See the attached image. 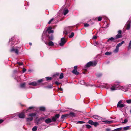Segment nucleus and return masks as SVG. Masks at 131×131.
I'll list each match as a JSON object with an SVG mask.
<instances>
[{"label":"nucleus","instance_id":"f257e3e1","mask_svg":"<svg viewBox=\"0 0 131 131\" xmlns=\"http://www.w3.org/2000/svg\"><path fill=\"white\" fill-rule=\"evenodd\" d=\"M97 62L96 61H90L88 63L86 64L87 67L90 66H95L97 64Z\"/></svg>","mask_w":131,"mask_h":131},{"label":"nucleus","instance_id":"f03ea898","mask_svg":"<svg viewBox=\"0 0 131 131\" xmlns=\"http://www.w3.org/2000/svg\"><path fill=\"white\" fill-rule=\"evenodd\" d=\"M120 86L118 85H115L114 86H112L110 89L111 90L113 91L118 89H119Z\"/></svg>","mask_w":131,"mask_h":131},{"label":"nucleus","instance_id":"7ed1b4c3","mask_svg":"<svg viewBox=\"0 0 131 131\" xmlns=\"http://www.w3.org/2000/svg\"><path fill=\"white\" fill-rule=\"evenodd\" d=\"M66 41L64 38H62L61 40V42L59 43L60 46H63L66 42Z\"/></svg>","mask_w":131,"mask_h":131},{"label":"nucleus","instance_id":"20e7f679","mask_svg":"<svg viewBox=\"0 0 131 131\" xmlns=\"http://www.w3.org/2000/svg\"><path fill=\"white\" fill-rule=\"evenodd\" d=\"M60 116V115L59 114H56L53 117H52V121L53 122H55L57 119Z\"/></svg>","mask_w":131,"mask_h":131},{"label":"nucleus","instance_id":"39448f33","mask_svg":"<svg viewBox=\"0 0 131 131\" xmlns=\"http://www.w3.org/2000/svg\"><path fill=\"white\" fill-rule=\"evenodd\" d=\"M121 103L122 101H120L118 102L117 105V106L118 107H123L124 106V105L123 104H122Z\"/></svg>","mask_w":131,"mask_h":131},{"label":"nucleus","instance_id":"423d86ee","mask_svg":"<svg viewBox=\"0 0 131 131\" xmlns=\"http://www.w3.org/2000/svg\"><path fill=\"white\" fill-rule=\"evenodd\" d=\"M52 28L51 27H48L47 29V31H48V33L50 34L53 33V30H52Z\"/></svg>","mask_w":131,"mask_h":131},{"label":"nucleus","instance_id":"0eeeda50","mask_svg":"<svg viewBox=\"0 0 131 131\" xmlns=\"http://www.w3.org/2000/svg\"><path fill=\"white\" fill-rule=\"evenodd\" d=\"M28 84L30 85H32L33 86H36L38 85L37 82H36L34 81L31 82L29 83Z\"/></svg>","mask_w":131,"mask_h":131},{"label":"nucleus","instance_id":"6e6552de","mask_svg":"<svg viewBox=\"0 0 131 131\" xmlns=\"http://www.w3.org/2000/svg\"><path fill=\"white\" fill-rule=\"evenodd\" d=\"M131 23V21L129 20L126 23L127 26L126 29H129L130 28V24Z\"/></svg>","mask_w":131,"mask_h":131},{"label":"nucleus","instance_id":"1a4fd4ad","mask_svg":"<svg viewBox=\"0 0 131 131\" xmlns=\"http://www.w3.org/2000/svg\"><path fill=\"white\" fill-rule=\"evenodd\" d=\"M18 116L20 118H24L25 116L24 113H20L18 114Z\"/></svg>","mask_w":131,"mask_h":131},{"label":"nucleus","instance_id":"9d476101","mask_svg":"<svg viewBox=\"0 0 131 131\" xmlns=\"http://www.w3.org/2000/svg\"><path fill=\"white\" fill-rule=\"evenodd\" d=\"M92 117L94 119L98 120H100L101 118V117H100L97 115H93Z\"/></svg>","mask_w":131,"mask_h":131},{"label":"nucleus","instance_id":"9b49d317","mask_svg":"<svg viewBox=\"0 0 131 131\" xmlns=\"http://www.w3.org/2000/svg\"><path fill=\"white\" fill-rule=\"evenodd\" d=\"M52 122V120L49 118H47L45 120V122L47 124L49 123Z\"/></svg>","mask_w":131,"mask_h":131},{"label":"nucleus","instance_id":"f8f14e48","mask_svg":"<svg viewBox=\"0 0 131 131\" xmlns=\"http://www.w3.org/2000/svg\"><path fill=\"white\" fill-rule=\"evenodd\" d=\"M10 51L11 52L14 51L17 54H18V51L17 49H15L13 48Z\"/></svg>","mask_w":131,"mask_h":131},{"label":"nucleus","instance_id":"ddd939ff","mask_svg":"<svg viewBox=\"0 0 131 131\" xmlns=\"http://www.w3.org/2000/svg\"><path fill=\"white\" fill-rule=\"evenodd\" d=\"M116 39L115 38H114L113 37H111L108 39L107 41L109 42L110 41H113V42H115V40Z\"/></svg>","mask_w":131,"mask_h":131},{"label":"nucleus","instance_id":"4468645a","mask_svg":"<svg viewBox=\"0 0 131 131\" xmlns=\"http://www.w3.org/2000/svg\"><path fill=\"white\" fill-rule=\"evenodd\" d=\"M72 72L73 74L76 75H78L79 74V72L77 71L76 70L74 69Z\"/></svg>","mask_w":131,"mask_h":131},{"label":"nucleus","instance_id":"2eb2a0df","mask_svg":"<svg viewBox=\"0 0 131 131\" xmlns=\"http://www.w3.org/2000/svg\"><path fill=\"white\" fill-rule=\"evenodd\" d=\"M124 43V41H122L121 43L118 44L116 47L119 48V47L121 46Z\"/></svg>","mask_w":131,"mask_h":131},{"label":"nucleus","instance_id":"dca6fc26","mask_svg":"<svg viewBox=\"0 0 131 131\" xmlns=\"http://www.w3.org/2000/svg\"><path fill=\"white\" fill-rule=\"evenodd\" d=\"M102 122L105 123V124H110L113 122L112 121H103Z\"/></svg>","mask_w":131,"mask_h":131},{"label":"nucleus","instance_id":"f3484780","mask_svg":"<svg viewBox=\"0 0 131 131\" xmlns=\"http://www.w3.org/2000/svg\"><path fill=\"white\" fill-rule=\"evenodd\" d=\"M122 37V35H120L118 34L116 35L115 37V39H117L118 38H120Z\"/></svg>","mask_w":131,"mask_h":131},{"label":"nucleus","instance_id":"a211bd4d","mask_svg":"<svg viewBox=\"0 0 131 131\" xmlns=\"http://www.w3.org/2000/svg\"><path fill=\"white\" fill-rule=\"evenodd\" d=\"M119 50V48L117 47H116L115 49L113 51V52L114 53H116Z\"/></svg>","mask_w":131,"mask_h":131},{"label":"nucleus","instance_id":"6ab92c4d","mask_svg":"<svg viewBox=\"0 0 131 131\" xmlns=\"http://www.w3.org/2000/svg\"><path fill=\"white\" fill-rule=\"evenodd\" d=\"M36 115V114L35 113H30L28 115V116L32 117Z\"/></svg>","mask_w":131,"mask_h":131},{"label":"nucleus","instance_id":"aec40b11","mask_svg":"<svg viewBox=\"0 0 131 131\" xmlns=\"http://www.w3.org/2000/svg\"><path fill=\"white\" fill-rule=\"evenodd\" d=\"M26 119L27 121H32L33 120V118L32 117H29L26 118Z\"/></svg>","mask_w":131,"mask_h":131},{"label":"nucleus","instance_id":"412c9836","mask_svg":"<svg viewBox=\"0 0 131 131\" xmlns=\"http://www.w3.org/2000/svg\"><path fill=\"white\" fill-rule=\"evenodd\" d=\"M48 44L49 46H53L54 45V43L52 41H49Z\"/></svg>","mask_w":131,"mask_h":131},{"label":"nucleus","instance_id":"4be33fe9","mask_svg":"<svg viewBox=\"0 0 131 131\" xmlns=\"http://www.w3.org/2000/svg\"><path fill=\"white\" fill-rule=\"evenodd\" d=\"M68 115V114H64V115H62L61 117V119H64V118L65 117H67Z\"/></svg>","mask_w":131,"mask_h":131},{"label":"nucleus","instance_id":"5701e85b","mask_svg":"<svg viewBox=\"0 0 131 131\" xmlns=\"http://www.w3.org/2000/svg\"><path fill=\"white\" fill-rule=\"evenodd\" d=\"M69 12V10L68 9L65 10L63 12L64 15H66Z\"/></svg>","mask_w":131,"mask_h":131},{"label":"nucleus","instance_id":"b1692460","mask_svg":"<svg viewBox=\"0 0 131 131\" xmlns=\"http://www.w3.org/2000/svg\"><path fill=\"white\" fill-rule=\"evenodd\" d=\"M97 77H99L102 75V74L101 73H98L96 74Z\"/></svg>","mask_w":131,"mask_h":131},{"label":"nucleus","instance_id":"393cba45","mask_svg":"<svg viewBox=\"0 0 131 131\" xmlns=\"http://www.w3.org/2000/svg\"><path fill=\"white\" fill-rule=\"evenodd\" d=\"M131 49V40H130L128 44V50Z\"/></svg>","mask_w":131,"mask_h":131},{"label":"nucleus","instance_id":"a878e982","mask_svg":"<svg viewBox=\"0 0 131 131\" xmlns=\"http://www.w3.org/2000/svg\"><path fill=\"white\" fill-rule=\"evenodd\" d=\"M122 128L120 127L114 130V131H120L122 130Z\"/></svg>","mask_w":131,"mask_h":131},{"label":"nucleus","instance_id":"bb28decb","mask_svg":"<svg viewBox=\"0 0 131 131\" xmlns=\"http://www.w3.org/2000/svg\"><path fill=\"white\" fill-rule=\"evenodd\" d=\"M37 126H35L32 128V130L33 131H36L37 130Z\"/></svg>","mask_w":131,"mask_h":131},{"label":"nucleus","instance_id":"cd10ccee","mask_svg":"<svg viewBox=\"0 0 131 131\" xmlns=\"http://www.w3.org/2000/svg\"><path fill=\"white\" fill-rule=\"evenodd\" d=\"M99 125V124L97 122H94L93 125L95 126L96 127L97 125Z\"/></svg>","mask_w":131,"mask_h":131},{"label":"nucleus","instance_id":"c85d7f7f","mask_svg":"<svg viewBox=\"0 0 131 131\" xmlns=\"http://www.w3.org/2000/svg\"><path fill=\"white\" fill-rule=\"evenodd\" d=\"M129 126H127L123 128V129L124 130H127L129 129Z\"/></svg>","mask_w":131,"mask_h":131},{"label":"nucleus","instance_id":"c756f323","mask_svg":"<svg viewBox=\"0 0 131 131\" xmlns=\"http://www.w3.org/2000/svg\"><path fill=\"white\" fill-rule=\"evenodd\" d=\"M68 115H70L72 116H75L74 113L73 112H71Z\"/></svg>","mask_w":131,"mask_h":131},{"label":"nucleus","instance_id":"7c9ffc66","mask_svg":"<svg viewBox=\"0 0 131 131\" xmlns=\"http://www.w3.org/2000/svg\"><path fill=\"white\" fill-rule=\"evenodd\" d=\"M63 77V74L62 73H61L60 74V76L59 78L60 79H62Z\"/></svg>","mask_w":131,"mask_h":131},{"label":"nucleus","instance_id":"2f4dec72","mask_svg":"<svg viewBox=\"0 0 131 131\" xmlns=\"http://www.w3.org/2000/svg\"><path fill=\"white\" fill-rule=\"evenodd\" d=\"M94 122H93L91 120H90L88 122V123L91 125H93V123Z\"/></svg>","mask_w":131,"mask_h":131},{"label":"nucleus","instance_id":"473e14b6","mask_svg":"<svg viewBox=\"0 0 131 131\" xmlns=\"http://www.w3.org/2000/svg\"><path fill=\"white\" fill-rule=\"evenodd\" d=\"M25 85V83H23L20 85V87L22 88L24 87Z\"/></svg>","mask_w":131,"mask_h":131},{"label":"nucleus","instance_id":"72a5a7b5","mask_svg":"<svg viewBox=\"0 0 131 131\" xmlns=\"http://www.w3.org/2000/svg\"><path fill=\"white\" fill-rule=\"evenodd\" d=\"M74 33L73 32H72L71 33V35H69V38H72L74 36Z\"/></svg>","mask_w":131,"mask_h":131},{"label":"nucleus","instance_id":"f704fd0d","mask_svg":"<svg viewBox=\"0 0 131 131\" xmlns=\"http://www.w3.org/2000/svg\"><path fill=\"white\" fill-rule=\"evenodd\" d=\"M40 110L41 111H44L45 110V108L44 107H41L40 108Z\"/></svg>","mask_w":131,"mask_h":131},{"label":"nucleus","instance_id":"c9c22d12","mask_svg":"<svg viewBox=\"0 0 131 131\" xmlns=\"http://www.w3.org/2000/svg\"><path fill=\"white\" fill-rule=\"evenodd\" d=\"M46 79L47 80H51L52 79V78L51 77H46Z\"/></svg>","mask_w":131,"mask_h":131},{"label":"nucleus","instance_id":"e433bc0d","mask_svg":"<svg viewBox=\"0 0 131 131\" xmlns=\"http://www.w3.org/2000/svg\"><path fill=\"white\" fill-rule=\"evenodd\" d=\"M111 54V53L109 52H106V53H105V55H110Z\"/></svg>","mask_w":131,"mask_h":131},{"label":"nucleus","instance_id":"4c0bfd02","mask_svg":"<svg viewBox=\"0 0 131 131\" xmlns=\"http://www.w3.org/2000/svg\"><path fill=\"white\" fill-rule=\"evenodd\" d=\"M102 17L99 16L98 17V20L99 21H100L102 20Z\"/></svg>","mask_w":131,"mask_h":131},{"label":"nucleus","instance_id":"58836bf2","mask_svg":"<svg viewBox=\"0 0 131 131\" xmlns=\"http://www.w3.org/2000/svg\"><path fill=\"white\" fill-rule=\"evenodd\" d=\"M43 80V79H41L40 80H38L37 82V83H40V82H41Z\"/></svg>","mask_w":131,"mask_h":131},{"label":"nucleus","instance_id":"ea45409f","mask_svg":"<svg viewBox=\"0 0 131 131\" xmlns=\"http://www.w3.org/2000/svg\"><path fill=\"white\" fill-rule=\"evenodd\" d=\"M126 102L128 103H131V100H129L126 101Z\"/></svg>","mask_w":131,"mask_h":131},{"label":"nucleus","instance_id":"a19ab883","mask_svg":"<svg viewBox=\"0 0 131 131\" xmlns=\"http://www.w3.org/2000/svg\"><path fill=\"white\" fill-rule=\"evenodd\" d=\"M86 127L88 128H91V126L89 125H86Z\"/></svg>","mask_w":131,"mask_h":131},{"label":"nucleus","instance_id":"79ce46f5","mask_svg":"<svg viewBox=\"0 0 131 131\" xmlns=\"http://www.w3.org/2000/svg\"><path fill=\"white\" fill-rule=\"evenodd\" d=\"M53 18H52L48 22V24H50L51 23V22L53 20Z\"/></svg>","mask_w":131,"mask_h":131},{"label":"nucleus","instance_id":"37998d69","mask_svg":"<svg viewBox=\"0 0 131 131\" xmlns=\"http://www.w3.org/2000/svg\"><path fill=\"white\" fill-rule=\"evenodd\" d=\"M80 83L81 84L83 85L85 83L83 81H80Z\"/></svg>","mask_w":131,"mask_h":131},{"label":"nucleus","instance_id":"c03bdc74","mask_svg":"<svg viewBox=\"0 0 131 131\" xmlns=\"http://www.w3.org/2000/svg\"><path fill=\"white\" fill-rule=\"evenodd\" d=\"M89 26V24L86 23L84 24V26L86 27H88Z\"/></svg>","mask_w":131,"mask_h":131},{"label":"nucleus","instance_id":"a18cd8bd","mask_svg":"<svg viewBox=\"0 0 131 131\" xmlns=\"http://www.w3.org/2000/svg\"><path fill=\"white\" fill-rule=\"evenodd\" d=\"M121 33H122V31L121 30H119L118 31V34H120V35H121Z\"/></svg>","mask_w":131,"mask_h":131},{"label":"nucleus","instance_id":"49530a36","mask_svg":"<svg viewBox=\"0 0 131 131\" xmlns=\"http://www.w3.org/2000/svg\"><path fill=\"white\" fill-rule=\"evenodd\" d=\"M49 39L51 40H52L53 39V36H51L50 37H49Z\"/></svg>","mask_w":131,"mask_h":131},{"label":"nucleus","instance_id":"de8ad7c7","mask_svg":"<svg viewBox=\"0 0 131 131\" xmlns=\"http://www.w3.org/2000/svg\"><path fill=\"white\" fill-rule=\"evenodd\" d=\"M127 122H128V120L127 119H125L124 120V122H122V123H127Z\"/></svg>","mask_w":131,"mask_h":131},{"label":"nucleus","instance_id":"09e8293b","mask_svg":"<svg viewBox=\"0 0 131 131\" xmlns=\"http://www.w3.org/2000/svg\"><path fill=\"white\" fill-rule=\"evenodd\" d=\"M55 83L57 85H59L60 84V83L59 82L57 81H56L55 82Z\"/></svg>","mask_w":131,"mask_h":131},{"label":"nucleus","instance_id":"8fccbe9b","mask_svg":"<svg viewBox=\"0 0 131 131\" xmlns=\"http://www.w3.org/2000/svg\"><path fill=\"white\" fill-rule=\"evenodd\" d=\"M78 122L80 124H83L84 123H85L84 122L82 121H79Z\"/></svg>","mask_w":131,"mask_h":131},{"label":"nucleus","instance_id":"3c124183","mask_svg":"<svg viewBox=\"0 0 131 131\" xmlns=\"http://www.w3.org/2000/svg\"><path fill=\"white\" fill-rule=\"evenodd\" d=\"M17 63L20 65H21L23 64V63L22 62H17Z\"/></svg>","mask_w":131,"mask_h":131},{"label":"nucleus","instance_id":"603ef678","mask_svg":"<svg viewBox=\"0 0 131 131\" xmlns=\"http://www.w3.org/2000/svg\"><path fill=\"white\" fill-rule=\"evenodd\" d=\"M45 87L46 88H52V86H47L46 87Z\"/></svg>","mask_w":131,"mask_h":131},{"label":"nucleus","instance_id":"864d4df0","mask_svg":"<svg viewBox=\"0 0 131 131\" xmlns=\"http://www.w3.org/2000/svg\"><path fill=\"white\" fill-rule=\"evenodd\" d=\"M109 26V25L108 24H107L106 26H105L104 27L106 28H108Z\"/></svg>","mask_w":131,"mask_h":131},{"label":"nucleus","instance_id":"5fc2aeb1","mask_svg":"<svg viewBox=\"0 0 131 131\" xmlns=\"http://www.w3.org/2000/svg\"><path fill=\"white\" fill-rule=\"evenodd\" d=\"M26 69L24 68L23 70V72H25L26 71Z\"/></svg>","mask_w":131,"mask_h":131},{"label":"nucleus","instance_id":"6e6d98bb","mask_svg":"<svg viewBox=\"0 0 131 131\" xmlns=\"http://www.w3.org/2000/svg\"><path fill=\"white\" fill-rule=\"evenodd\" d=\"M93 39H96L97 38V37L96 36H94L93 38Z\"/></svg>","mask_w":131,"mask_h":131},{"label":"nucleus","instance_id":"4d7b16f0","mask_svg":"<svg viewBox=\"0 0 131 131\" xmlns=\"http://www.w3.org/2000/svg\"><path fill=\"white\" fill-rule=\"evenodd\" d=\"M58 90L61 91H63V89L61 88H58Z\"/></svg>","mask_w":131,"mask_h":131},{"label":"nucleus","instance_id":"13d9d810","mask_svg":"<svg viewBox=\"0 0 131 131\" xmlns=\"http://www.w3.org/2000/svg\"><path fill=\"white\" fill-rule=\"evenodd\" d=\"M34 108V107H33V106H31V107H29V108H28V109L29 110V109H31L32 108Z\"/></svg>","mask_w":131,"mask_h":131},{"label":"nucleus","instance_id":"bf43d9fd","mask_svg":"<svg viewBox=\"0 0 131 131\" xmlns=\"http://www.w3.org/2000/svg\"><path fill=\"white\" fill-rule=\"evenodd\" d=\"M3 120L2 119H0V124L2 123L3 122Z\"/></svg>","mask_w":131,"mask_h":131},{"label":"nucleus","instance_id":"052dcab7","mask_svg":"<svg viewBox=\"0 0 131 131\" xmlns=\"http://www.w3.org/2000/svg\"><path fill=\"white\" fill-rule=\"evenodd\" d=\"M77 66H75L74 67V69H75V70H77Z\"/></svg>","mask_w":131,"mask_h":131},{"label":"nucleus","instance_id":"680f3d73","mask_svg":"<svg viewBox=\"0 0 131 131\" xmlns=\"http://www.w3.org/2000/svg\"><path fill=\"white\" fill-rule=\"evenodd\" d=\"M106 131H110V129L109 128H107L106 129Z\"/></svg>","mask_w":131,"mask_h":131},{"label":"nucleus","instance_id":"e2e57ef3","mask_svg":"<svg viewBox=\"0 0 131 131\" xmlns=\"http://www.w3.org/2000/svg\"><path fill=\"white\" fill-rule=\"evenodd\" d=\"M59 74L58 73L56 74V75H59Z\"/></svg>","mask_w":131,"mask_h":131},{"label":"nucleus","instance_id":"0e129e2a","mask_svg":"<svg viewBox=\"0 0 131 131\" xmlns=\"http://www.w3.org/2000/svg\"><path fill=\"white\" fill-rule=\"evenodd\" d=\"M29 45H32L31 43H30V42L29 43Z\"/></svg>","mask_w":131,"mask_h":131},{"label":"nucleus","instance_id":"69168bd1","mask_svg":"<svg viewBox=\"0 0 131 131\" xmlns=\"http://www.w3.org/2000/svg\"><path fill=\"white\" fill-rule=\"evenodd\" d=\"M45 43L46 45H47L48 43L47 42H45Z\"/></svg>","mask_w":131,"mask_h":131},{"label":"nucleus","instance_id":"338daca9","mask_svg":"<svg viewBox=\"0 0 131 131\" xmlns=\"http://www.w3.org/2000/svg\"><path fill=\"white\" fill-rule=\"evenodd\" d=\"M130 113H131V110H130Z\"/></svg>","mask_w":131,"mask_h":131},{"label":"nucleus","instance_id":"774afa93","mask_svg":"<svg viewBox=\"0 0 131 131\" xmlns=\"http://www.w3.org/2000/svg\"><path fill=\"white\" fill-rule=\"evenodd\" d=\"M10 39L9 40V42H10Z\"/></svg>","mask_w":131,"mask_h":131}]
</instances>
